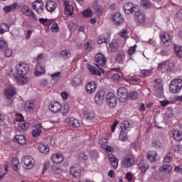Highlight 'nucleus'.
<instances>
[{
    "mask_svg": "<svg viewBox=\"0 0 182 182\" xmlns=\"http://www.w3.org/2000/svg\"><path fill=\"white\" fill-rule=\"evenodd\" d=\"M173 139L177 141H181L182 140V132L178 130L173 131Z\"/></svg>",
    "mask_w": 182,
    "mask_h": 182,
    "instance_id": "nucleus-39",
    "label": "nucleus"
},
{
    "mask_svg": "<svg viewBox=\"0 0 182 182\" xmlns=\"http://www.w3.org/2000/svg\"><path fill=\"white\" fill-rule=\"evenodd\" d=\"M51 160L55 164H60L63 161V156L60 154H55L51 156Z\"/></svg>",
    "mask_w": 182,
    "mask_h": 182,
    "instance_id": "nucleus-23",
    "label": "nucleus"
},
{
    "mask_svg": "<svg viewBox=\"0 0 182 182\" xmlns=\"http://www.w3.org/2000/svg\"><path fill=\"white\" fill-rule=\"evenodd\" d=\"M125 59H126V55L124 54V53H119L116 57L115 62L117 63L122 64L123 63V62H124Z\"/></svg>",
    "mask_w": 182,
    "mask_h": 182,
    "instance_id": "nucleus-38",
    "label": "nucleus"
},
{
    "mask_svg": "<svg viewBox=\"0 0 182 182\" xmlns=\"http://www.w3.org/2000/svg\"><path fill=\"white\" fill-rule=\"evenodd\" d=\"M173 155L171 154V153H169V154H167L166 155V156L164 157V164H168V163H171V161L173 160Z\"/></svg>",
    "mask_w": 182,
    "mask_h": 182,
    "instance_id": "nucleus-50",
    "label": "nucleus"
},
{
    "mask_svg": "<svg viewBox=\"0 0 182 182\" xmlns=\"http://www.w3.org/2000/svg\"><path fill=\"white\" fill-rule=\"evenodd\" d=\"M23 162L25 165L24 168L27 170H31V168H32V167L35 166V160L33 159V158H32V156H24L23 158Z\"/></svg>",
    "mask_w": 182,
    "mask_h": 182,
    "instance_id": "nucleus-9",
    "label": "nucleus"
},
{
    "mask_svg": "<svg viewBox=\"0 0 182 182\" xmlns=\"http://www.w3.org/2000/svg\"><path fill=\"white\" fill-rule=\"evenodd\" d=\"M124 13L127 15H130L132 14H135V12H137L139 11V7L133 4V3H127L123 6Z\"/></svg>",
    "mask_w": 182,
    "mask_h": 182,
    "instance_id": "nucleus-5",
    "label": "nucleus"
},
{
    "mask_svg": "<svg viewBox=\"0 0 182 182\" xmlns=\"http://www.w3.org/2000/svg\"><path fill=\"white\" fill-rule=\"evenodd\" d=\"M117 97L119 102L124 103V102L127 100V97H129L127 90H126L124 87H120L117 91Z\"/></svg>",
    "mask_w": 182,
    "mask_h": 182,
    "instance_id": "nucleus-6",
    "label": "nucleus"
},
{
    "mask_svg": "<svg viewBox=\"0 0 182 182\" xmlns=\"http://www.w3.org/2000/svg\"><path fill=\"white\" fill-rule=\"evenodd\" d=\"M136 47H137V46L134 45V46H132L129 48L128 53H129V55H130V56H132V55H133V53H134V52H136Z\"/></svg>",
    "mask_w": 182,
    "mask_h": 182,
    "instance_id": "nucleus-57",
    "label": "nucleus"
},
{
    "mask_svg": "<svg viewBox=\"0 0 182 182\" xmlns=\"http://www.w3.org/2000/svg\"><path fill=\"white\" fill-rule=\"evenodd\" d=\"M129 126H130V123L128 121H124L121 123L120 127L124 132H127Z\"/></svg>",
    "mask_w": 182,
    "mask_h": 182,
    "instance_id": "nucleus-49",
    "label": "nucleus"
},
{
    "mask_svg": "<svg viewBox=\"0 0 182 182\" xmlns=\"http://www.w3.org/2000/svg\"><path fill=\"white\" fill-rule=\"evenodd\" d=\"M38 150L41 153H43V154H46L49 153L50 148L48 144H41L38 146Z\"/></svg>",
    "mask_w": 182,
    "mask_h": 182,
    "instance_id": "nucleus-34",
    "label": "nucleus"
},
{
    "mask_svg": "<svg viewBox=\"0 0 182 182\" xmlns=\"http://www.w3.org/2000/svg\"><path fill=\"white\" fill-rule=\"evenodd\" d=\"M106 103L109 107H115L117 105V98L113 92H108L106 95Z\"/></svg>",
    "mask_w": 182,
    "mask_h": 182,
    "instance_id": "nucleus-4",
    "label": "nucleus"
},
{
    "mask_svg": "<svg viewBox=\"0 0 182 182\" xmlns=\"http://www.w3.org/2000/svg\"><path fill=\"white\" fill-rule=\"evenodd\" d=\"M156 157H157V152L155 151H149L146 154V159L151 163L156 161Z\"/></svg>",
    "mask_w": 182,
    "mask_h": 182,
    "instance_id": "nucleus-28",
    "label": "nucleus"
},
{
    "mask_svg": "<svg viewBox=\"0 0 182 182\" xmlns=\"http://www.w3.org/2000/svg\"><path fill=\"white\" fill-rule=\"evenodd\" d=\"M50 30L52 32H58L59 31V26H58V23H55L53 24V26L50 28Z\"/></svg>",
    "mask_w": 182,
    "mask_h": 182,
    "instance_id": "nucleus-58",
    "label": "nucleus"
},
{
    "mask_svg": "<svg viewBox=\"0 0 182 182\" xmlns=\"http://www.w3.org/2000/svg\"><path fill=\"white\" fill-rule=\"evenodd\" d=\"M95 61L97 62L96 66L99 68L100 70L102 72V73H105V70L102 69L103 66L106 65V57L102 53H98L95 55ZM101 67V68H100Z\"/></svg>",
    "mask_w": 182,
    "mask_h": 182,
    "instance_id": "nucleus-2",
    "label": "nucleus"
},
{
    "mask_svg": "<svg viewBox=\"0 0 182 182\" xmlns=\"http://www.w3.org/2000/svg\"><path fill=\"white\" fill-rule=\"evenodd\" d=\"M127 131L121 130L119 139L121 141H126L127 140Z\"/></svg>",
    "mask_w": 182,
    "mask_h": 182,
    "instance_id": "nucleus-44",
    "label": "nucleus"
},
{
    "mask_svg": "<svg viewBox=\"0 0 182 182\" xmlns=\"http://www.w3.org/2000/svg\"><path fill=\"white\" fill-rule=\"evenodd\" d=\"M160 38L161 40V43H163V46L167 48L171 45V36L168 33L161 34Z\"/></svg>",
    "mask_w": 182,
    "mask_h": 182,
    "instance_id": "nucleus-11",
    "label": "nucleus"
},
{
    "mask_svg": "<svg viewBox=\"0 0 182 182\" xmlns=\"http://www.w3.org/2000/svg\"><path fill=\"white\" fill-rule=\"evenodd\" d=\"M35 109V104L32 101H26L24 104V109L27 113H32Z\"/></svg>",
    "mask_w": 182,
    "mask_h": 182,
    "instance_id": "nucleus-22",
    "label": "nucleus"
},
{
    "mask_svg": "<svg viewBox=\"0 0 182 182\" xmlns=\"http://www.w3.org/2000/svg\"><path fill=\"white\" fill-rule=\"evenodd\" d=\"M151 73V71L149 70H141V76H149V74Z\"/></svg>",
    "mask_w": 182,
    "mask_h": 182,
    "instance_id": "nucleus-63",
    "label": "nucleus"
},
{
    "mask_svg": "<svg viewBox=\"0 0 182 182\" xmlns=\"http://www.w3.org/2000/svg\"><path fill=\"white\" fill-rule=\"evenodd\" d=\"M4 95L6 99H12V97L16 95V89L12 86H10L5 89Z\"/></svg>",
    "mask_w": 182,
    "mask_h": 182,
    "instance_id": "nucleus-16",
    "label": "nucleus"
},
{
    "mask_svg": "<svg viewBox=\"0 0 182 182\" xmlns=\"http://www.w3.org/2000/svg\"><path fill=\"white\" fill-rule=\"evenodd\" d=\"M108 39H110V34L109 33H106L105 34L100 36L97 42L99 45H102V43H106Z\"/></svg>",
    "mask_w": 182,
    "mask_h": 182,
    "instance_id": "nucleus-27",
    "label": "nucleus"
},
{
    "mask_svg": "<svg viewBox=\"0 0 182 182\" xmlns=\"http://www.w3.org/2000/svg\"><path fill=\"white\" fill-rule=\"evenodd\" d=\"M122 164L125 168L134 166V157L132 154L126 155L122 160Z\"/></svg>",
    "mask_w": 182,
    "mask_h": 182,
    "instance_id": "nucleus-3",
    "label": "nucleus"
},
{
    "mask_svg": "<svg viewBox=\"0 0 182 182\" xmlns=\"http://www.w3.org/2000/svg\"><path fill=\"white\" fill-rule=\"evenodd\" d=\"M165 63V69H166L167 72H171L173 68L176 66V64L173 62L166 61Z\"/></svg>",
    "mask_w": 182,
    "mask_h": 182,
    "instance_id": "nucleus-43",
    "label": "nucleus"
},
{
    "mask_svg": "<svg viewBox=\"0 0 182 182\" xmlns=\"http://www.w3.org/2000/svg\"><path fill=\"white\" fill-rule=\"evenodd\" d=\"M141 6H142V8H144L145 9H149V8H151V3L149 0H141Z\"/></svg>",
    "mask_w": 182,
    "mask_h": 182,
    "instance_id": "nucleus-47",
    "label": "nucleus"
},
{
    "mask_svg": "<svg viewBox=\"0 0 182 182\" xmlns=\"http://www.w3.org/2000/svg\"><path fill=\"white\" fill-rule=\"evenodd\" d=\"M15 77L18 85H25L26 83H28V78L23 75L16 74Z\"/></svg>",
    "mask_w": 182,
    "mask_h": 182,
    "instance_id": "nucleus-25",
    "label": "nucleus"
},
{
    "mask_svg": "<svg viewBox=\"0 0 182 182\" xmlns=\"http://www.w3.org/2000/svg\"><path fill=\"white\" fill-rule=\"evenodd\" d=\"M61 113L64 116H66L69 113V106L64 105L63 109H61Z\"/></svg>",
    "mask_w": 182,
    "mask_h": 182,
    "instance_id": "nucleus-56",
    "label": "nucleus"
},
{
    "mask_svg": "<svg viewBox=\"0 0 182 182\" xmlns=\"http://www.w3.org/2000/svg\"><path fill=\"white\" fill-rule=\"evenodd\" d=\"M87 68L92 75H97V76L102 75V73L97 68H95V66L88 65Z\"/></svg>",
    "mask_w": 182,
    "mask_h": 182,
    "instance_id": "nucleus-37",
    "label": "nucleus"
},
{
    "mask_svg": "<svg viewBox=\"0 0 182 182\" xmlns=\"http://www.w3.org/2000/svg\"><path fill=\"white\" fill-rule=\"evenodd\" d=\"M155 90H156V92H161V90H163V85L160 83H156V85H155Z\"/></svg>",
    "mask_w": 182,
    "mask_h": 182,
    "instance_id": "nucleus-64",
    "label": "nucleus"
},
{
    "mask_svg": "<svg viewBox=\"0 0 182 182\" xmlns=\"http://www.w3.org/2000/svg\"><path fill=\"white\" fill-rule=\"evenodd\" d=\"M97 88V85L95 82H90L87 83L85 86L87 93H89V94L95 93V92H96Z\"/></svg>",
    "mask_w": 182,
    "mask_h": 182,
    "instance_id": "nucleus-19",
    "label": "nucleus"
},
{
    "mask_svg": "<svg viewBox=\"0 0 182 182\" xmlns=\"http://www.w3.org/2000/svg\"><path fill=\"white\" fill-rule=\"evenodd\" d=\"M101 146L102 149L107 147V139L104 138L101 139Z\"/></svg>",
    "mask_w": 182,
    "mask_h": 182,
    "instance_id": "nucleus-60",
    "label": "nucleus"
},
{
    "mask_svg": "<svg viewBox=\"0 0 182 182\" xmlns=\"http://www.w3.org/2000/svg\"><path fill=\"white\" fill-rule=\"evenodd\" d=\"M49 109L53 113H58L62 110V105L58 102H53L50 104Z\"/></svg>",
    "mask_w": 182,
    "mask_h": 182,
    "instance_id": "nucleus-15",
    "label": "nucleus"
},
{
    "mask_svg": "<svg viewBox=\"0 0 182 182\" xmlns=\"http://www.w3.org/2000/svg\"><path fill=\"white\" fill-rule=\"evenodd\" d=\"M21 12L23 15H26V16H31L33 19L35 21H38V17L36 15L33 13L32 9L29 8L28 6H23L21 7Z\"/></svg>",
    "mask_w": 182,
    "mask_h": 182,
    "instance_id": "nucleus-10",
    "label": "nucleus"
},
{
    "mask_svg": "<svg viewBox=\"0 0 182 182\" xmlns=\"http://www.w3.org/2000/svg\"><path fill=\"white\" fill-rule=\"evenodd\" d=\"M5 32H9V25L6 23L0 24V35H4Z\"/></svg>",
    "mask_w": 182,
    "mask_h": 182,
    "instance_id": "nucleus-42",
    "label": "nucleus"
},
{
    "mask_svg": "<svg viewBox=\"0 0 182 182\" xmlns=\"http://www.w3.org/2000/svg\"><path fill=\"white\" fill-rule=\"evenodd\" d=\"M138 97H139V95L137 94V92L132 91L129 93V99H131L132 100H134L135 99H137Z\"/></svg>",
    "mask_w": 182,
    "mask_h": 182,
    "instance_id": "nucleus-53",
    "label": "nucleus"
},
{
    "mask_svg": "<svg viewBox=\"0 0 182 182\" xmlns=\"http://www.w3.org/2000/svg\"><path fill=\"white\" fill-rule=\"evenodd\" d=\"M108 159L114 170H116L119 166V159L113 154H108Z\"/></svg>",
    "mask_w": 182,
    "mask_h": 182,
    "instance_id": "nucleus-20",
    "label": "nucleus"
},
{
    "mask_svg": "<svg viewBox=\"0 0 182 182\" xmlns=\"http://www.w3.org/2000/svg\"><path fill=\"white\" fill-rule=\"evenodd\" d=\"M33 9L38 12V14H42L44 9V4L42 0H38L33 4Z\"/></svg>",
    "mask_w": 182,
    "mask_h": 182,
    "instance_id": "nucleus-12",
    "label": "nucleus"
},
{
    "mask_svg": "<svg viewBox=\"0 0 182 182\" xmlns=\"http://www.w3.org/2000/svg\"><path fill=\"white\" fill-rule=\"evenodd\" d=\"M82 116L84 119H87L88 120H92L95 117V112L90 110H85L82 112Z\"/></svg>",
    "mask_w": 182,
    "mask_h": 182,
    "instance_id": "nucleus-33",
    "label": "nucleus"
},
{
    "mask_svg": "<svg viewBox=\"0 0 182 182\" xmlns=\"http://www.w3.org/2000/svg\"><path fill=\"white\" fill-rule=\"evenodd\" d=\"M174 50L176 56L182 58V48L179 44H174Z\"/></svg>",
    "mask_w": 182,
    "mask_h": 182,
    "instance_id": "nucleus-41",
    "label": "nucleus"
},
{
    "mask_svg": "<svg viewBox=\"0 0 182 182\" xmlns=\"http://www.w3.org/2000/svg\"><path fill=\"white\" fill-rule=\"evenodd\" d=\"M95 14L97 16H100L102 15V12H103V9L102 7H97L95 9Z\"/></svg>",
    "mask_w": 182,
    "mask_h": 182,
    "instance_id": "nucleus-61",
    "label": "nucleus"
},
{
    "mask_svg": "<svg viewBox=\"0 0 182 182\" xmlns=\"http://www.w3.org/2000/svg\"><path fill=\"white\" fill-rule=\"evenodd\" d=\"M4 50V55L6 56V58H11L12 56V50L10 48H6Z\"/></svg>",
    "mask_w": 182,
    "mask_h": 182,
    "instance_id": "nucleus-55",
    "label": "nucleus"
},
{
    "mask_svg": "<svg viewBox=\"0 0 182 182\" xmlns=\"http://www.w3.org/2000/svg\"><path fill=\"white\" fill-rule=\"evenodd\" d=\"M119 36H121V38H127V31H126L125 29H122L119 33Z\"/></svg>",
    "mask_w": 182,
    "mask_h": 182,
    "instance_id": "nucleus-59",
    "label": "nucleus"
},
{
    "mask_svg": "<svg viewBox=\"0 0 182 182\" xmlns=\"http://www.w3.org/2000/svg\"><path fill=\"white\" fill-rule=\"evenodd\" d=\"M46 70H45L44 67H42L41 65H37V67L35 69L34 75L36 76H41V75H43Z\"/></svg>",
    "mask_w": 182,
    "mask_h": 182,
    "instance_id": "nucleus-35",
    "label": "nucleus"
},
{
    "mask_svg": "<svg viewBox=\"0 0 182 182\" xmlns=\"http://www.w3.org/2000/svg\"><path fill=\"white\" fill-rule=\"evenodd\" d=\"M14 140L21 146H25L26 144V138L23 135H16Z\"/></svg>",
    "mask_w": 182,
    "mask_h": 182,
    "instance_id": "nucleus-29",
    "label": "nucleus"
},
{
    "mask_svg": "<svg viewBox=\"0 0 182 182\" xmlns=\"http://www.w3.org/2000/svg\"><path fill=\"white\" fill-rule=\"evenodd\" d=\"M57 6H58V4L55 1H48L46 4V9H47L48 12H53V11L56 9Z\"/></svg>",
    "mask_w": 182,
    "mask_h": 182,
    "instance_id": "nucleus-24",
    "label": "nucleus"
},
{
    "mask_svg": "<svg viewBox=\"0 0 182 182\" xmlns=\"http://www.w3.org/2000/svg\"><path fill=\"white\" fill-rule=\"evenodd\" d=\"M11 167L15 171H19V159H18V158L12 159Z\"/></svg>",
    "mask_w": 182,
    "mask_h": 182,
    "instance_id": "nucleus-36",
    "label": "nucleus"
},
{
    "mask_svg": "<svg viewBox=\"0 0 182 182\" xmlns=\"http://www.w3.org/2000/svg\"><path fill=\"white\" fill-rule=\"evenodd\" d=\"M169 89L171 93H178L182 89V80L180 78L172 80Z\"/></svg>",
    "mask_w": 182,
    "mask_h": 182,
    "instance_id": "nucleus-1",
    "label": "nucleus"
},
{
    "mask_svg": "<svg viewBox=\"0 0 182 182\" xmlns=\"http://www.w3.org/2000/svg\"><path fill=\"white\" fill-rule=\"evenodd\" d=\"M134 15V20L137 25H144L146 23V15L140 11L139 9L136 12H135Z\"/></svg>",
    "mask_w": 182,
    "mask_h": 182,
    "instance_id": "nucleus-7",
    "label": "nucleus"
},
{
    "mask_svg": "<svg viewBox=\"0 0 182 182\" xmlns=\"http://www.w3.org/2000/svg\"><path fill=\"white\" fill-rule=\"evenodd\" d=\"M106 92L105 90H100L95 97V102H97V105H100L103 100H105V96Z\"/></svg>",
    "mask_w": 182,
    "mask_h": 182,
    "instance_id": "nucleus-17",
    "label": "nucleus"
},
{
    "mask_svg": "<svg viewBox=\"0 0 182 182\" xmlns=\"http://www.w3.org/2000/svg\"><path fill=\"white\" fill-rule=\"evenodd\" d=\"M108 52H111V53H113V52H117L119 48V44H117V41L113 40L112 43H110L108 46H107Z\"/></svg>",
    "mask_w": 182,
    "mask_h": 182,
    "instance_id": "nucleus-21",
    "label": "nucleus"
},
{
    "mask_svg": "<svg viewBox=\"0 0 182 182\" xmlns=\"http://www.w3.org/2000/svg\"><path fill=\"white\" fill-rule=\"evenodd\" d=\"M8 48V44L3 40H0V50H5Z\"/></svg>",
    "mask_w": 182,
    "mask_h": 182,
    "instance_id": "nucleus-52",
    "label": "nucleus"
},
{
    "mask_svg": "<svg viewBox=\"0 0 182 182\" xmlns=\"http://www.w3.org/2000/svg\"><path fill=\"white\" fill-rule=\"evenodd\" d=\"M112 20L115 25H120L124 21L123 16H122V14L119 12L114 13L112 15Z\"/></svg>",
    "mask_w": 182,
    "mask_h": 182,
    "instance_id": "nucleus-18",
    "label": "nucleus"
},
{
    "mask_svg": "<svg viewBox=\"0 0 182 182\" xmlns=\"http://www.w3.org/2000/svg\"><path fill=\"white\" fill-rule=\"evenodd\" d=\"M153 147H155V149H160L161 148V141L160 140H154L152 142Z\"/></svg>",
    "mask_w": 182,
    "mask_h": 182,
    "instance_id": "nucleus-51",
    "label": "nucleus"
},
{
    "mask_svg": "<svg viewBox=\"0 0 182 182\" xmlns=\"http://www.w3.org/2000/svg\"><path fill=\"white\" fill-rule=\"evenodd\" d=\"M60 55L64 59H69V58L72 56V54H70V51L68 50H64L61 51Z\"/></svg>",
    "mask_w": 182,
    "mask_h": 182,
    "instance_id": "nucleus-48",
    "label": "nucleus"
},
{
    "mask_svg": "<svg viewBox=\"0 0 182 182\" xmlns=\"http://www.w3.org/2000/svg\"><path fill=\"white\" fill-rule=\"evenodd\" d=\"M139 167L141 173H146V171H147V168H149V164L141 161L139 163Z\"/></svg>",
    "mask_w": 182,
    "mask_h": 182,
    "instance_id": "nucleus-46",
    "label": "nucleus"
},
{
    "mask_svg": "<svg viewBox=\"0 0 182 182\" xmlns=\"http://www.w3.org/2000/svg\"><path fill=\"white\" fill-rule=\"evenodd\" d=\"M16 69L17 70L16 75H25L29 70V65L25 63H19L16 66Z\"/></svg>",
    "mask_w": 182,
    "mask_h": 182,
    "instance_id": "nucleus-8",
    "label": "nucleus"
},
{
    "mask_svg": "<svg viewBox=\"0 0 182 182\" xmlns=\"http://www.w3.org/2000/svg\"><path fill=\"white\" fill-rule=\"evenodd\" d=\"M82 83V77L80 75H77L73 79V82H71L72 86L76 87L77 86H80Z\"/></svg>",
    "mask_w": 182,
    "mask_h": 182,
    "instance_id": "nucleus-32",
    "label": "nucleus"
},
{
    "mask_svg": "<svg viewBox=\"0 0 182 182\" xmlns=\"http://www.w3.org/2000/svg\"><path fill=\"white\" fill-rule=\"evenodd\" d=\"M82 16H85V18H90L92 16V10L87 9L82 12Z\"/></svg>",
    "mask_w": 182,
    "mask_h": 182,
    "instance_id": "nucleus-54",
    "label": "nucleus"
},
{
    "mask_svg": "<svg viewBox=\"0 0 182 182\" xmlns=\"http://www.w3.org/2000/svg\"><path fill=\"white\" fill-rule=\"evenodd\" d=\"M18 129L23 131L28 130L29 129V124L23 121L18 124Z\"/></svg>",
    "mask_w": 182,
    "mask_h": 182,
    "instance_id": "nucleus-45",
    "label": "nucleus"
},
{
    "mask_svg": "<svg viewBox=\"0 0 182 182\" xmlns=\"http://www.w3.org/2000/svg\"><path fill=\"white\" fill-rule=\"evenodd\" d=\"M16 6H18V3H14L10 6H6L4 8V11L5 14H9V12H14L16 10Z\"/></svg>",
    "mask_w": 182,
    "mask_h": 182,
    "instance_id": "nucleus-30",
    "label": "nucleus"
},
{
    "mask_svg": "<svg viewBox=\"0 0 182 182\" xmlns=\"http://www.w3.org/2000/svg\"><path fill=\"white\" fill-rule=\"evenodd\" d=\"M63 4H64L65 14L68 15L69 16H72V15H73L74 11H75L73 6L70 5L69 4V1H65Z\"/></svg>",
    "mask_w": 182,
    "mask_h": 182,
    "instance_id": "nucleus-14",
    "label": "nucleus"
},
{
    "mask_svg": "<svg viewBox=\"0 0 182 182\" xmlns=\"http://www.w3.org/2000/svg\"><path fill=\"white\" fill-rule=\"evenodd\" d=\"M41 127H42V124H38V125H36V127H35V129L32 132V134L33 137H38L41 136V133H42Z\"/></svg>",
    "mask_w": 182,
    "mask_h": 182,
    "instance_id": "nucleus-31",
    "label": "nucleus"
},
{
    "mask_svg": "<svg viewBox=\"0 0 182 182\" xmlns=\"http://www.w3.org/2000/svg\"><path fill=\"white\" fill-rule=\"evenodd\" d=\"M70 173L73 177H80V167L79 166H72L70 169Z\"/></svg>",
    "mask_w": 182,
    "mask_h": 182,
    "instance_id": "nucleus-26",
    "label": "nucleus"
},
{
    "mask_svg": "<svg viewBox=\"0 0 182 182\" xmlns=\"http://www.w3.org/2000/svg\"><path fill=\"white\" fill-rule=\"evenodd\" d=\"M173 167L170 164H164L159 168L160 171H167V173H171Z\"/></svg>",
    "mask_w": 182,
    "mask_h": 182,
    "instance_id": "nucleus-40",
    "label": "nucleus"
},
{
    "mask_svg": "<svg viewBox=\"0 0 182 182\" xmlns=\"http://www.w3.org/2000/svg\"><path fill=\"white\" fill-rule=\"evenodd\" d=\"M65 123L70 127H79L80 126V122H79V119L73 117L70 118H66L65 119Z\"/></svg>",
    "mask_w": 182,
    "mask_h": 182,
    "instance_id": "nucleus-13",
    "label": "nucleus"
},
{
    "mask_svg": "<svg viewBox=\"0 0 182 182\" xmlns=\"http://www.w3.org/2000/svg\"><path fill=\"white\" fill-rule=\"evenodd\" d=\"M51 77L52 79H53V80H57L58 79H59V77H60V72H58L54 74H52Z\"/></svg>",
    "mask_w": 182,
    "mask_h": 182,
    "instance_id": "nucleus-62",
    "label": "nucleus"
}]
</instances>
